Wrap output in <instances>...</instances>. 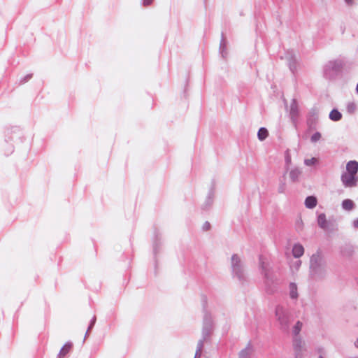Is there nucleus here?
I'll return each mask as SVG.
<instances>
[{"instance_id":"f257e3e1","label":"nucleus","mask_w":358,"mask_h":358,"mask_svg":"<svg viewBox=\"0 0 358 358\" xmlns=\"http://www.w3.org/2000/svg\"><path fill=\"white\" fill-rule=\"evenodd\" d=\"M327 275V263L320 250L310 258L309 276L315 281L324 280Z\"/></svg>"},{"instance_id":"f03ea898","label":"nucleus","mask_w":358,"mask_h":358,"mask_svg":"<svg viewBox=\"0 0 358 358\" xmlns=\"http://www.w3.org/2000/svg\"><path fill=\"white\" fill-rule=\"evenodd\" d=\"M259 269L264 275V282L267 294H271L276 290L277 278L271 271L269 264L264 261L263 256L259 255Z\"/></svg>"},{"instance_id":"7ed1b4c3","label":"nucleus","mask_w":358,"mask_h":358,"mask_svg":"<svg viewBox=\"0 0 358 358\" xmlns=\"http://www.w3.org/2000/svg\"><path fill=\"white\" fill-rule=\"evenodd\" d=\"M201 304L203 313V327L201 338L199 341H202V345L204 342L210 336L213 330V322L210 313L207 310V297L205 295L201 296Z\"/></svg>"},{"instance_id":"20e7f679","label":"nucleus","mask_w":358,"mask_h":358,"mask_svg":"<svg viewBox=\"0 0 358 358\" xmlns=\"http://www.w3.org/2000/svg\"><path fill=\"white\" fill-rule=\"evenodd\" d=\"M345 64L342 59H337L328 62L323 68V76L329 80H336L341 74Z\"/></svg>"},{"instance_id":"39448f33","label":"nucleus","mask_w":358,"mask_h":358,"mask_svg":"<svg viewBox=\"0 0 358 358\" xmlns=\"http://www.w3.org/2000/svg\"><path fill=\"white\" fill-rule=\"evenodd\" d=\"M231 267L233 278H236L240 283L244 284L247 281V278L241 259L236 254L231 256Z\"/></svg>"},{"instance_id":"423d86ee","label":"nucleus","mask_w":358,"mask_h":358,"mask_svg":"<svg viewBox=\"0 0 358 358\" xmlns=\"http://www.w3.org/2000/svg\"><path fill=\"white\" fill-rule=\"evenodd\" d=\"M275 314L279 323L280 329L283 331H287L292 320L289 310L283 306L278 305L275 307Z\"/></svg>"},{"instance_id":"0eeeda50","label":"nucleus","mask_w":358,"mask_h":358,"mask_svg":"<svg viewBox=\"0 0 358 358\" xmlns=\"http://www.w3.org/2000/svg\"><path fill=\"white\" fill-rule=\"evenodd\" d=\"M341 180L345 187H352L357 185L358 178L355 174L343 173L341 176Z\"/></svg>"},{"instance_id":"6e6552de","label":"nucleus","mask_w":358,"mask_h":358,"mask_svg":"<svg viewBox=\"0 0 358 358\" xmlns=\"http://www.w3.org/2000/svg\"><path fill=\"white\" fill-rule=\"evenodd\" d=\"M299 111L298 108L297 101L295 99L292 100L290 103V109H289V117L292 122L296 125L298 117H299Z\"/></svg>"},{"instance_id":"1a4fd4ad","label":"nucleus","mask_w":358,"mask_h":358,"mask_svg":"<svg viewBox=\"0 0 358 358\" xmlns=\"http://www.w3.org/2000/svg\"><path fill=\"white\" fill-rule=\"evenodd\" d=\"M318 117L314 111L310 112L308 117L306 123L310 129H315L317 124Z\"/></svg>"},{"instance_id":"9d476101","label":"nucleus","mask_w":358,"mask_h":358,"mask_svg":"<svg viewBox=\"0 0 358 358\" xmlns=\"http://www.w3.org/2000/svg\"><path fill=\"white\" fill-rule=\"evenodd\" d=\"M254 352V348L250 341L246 347L241 350L238 353L239 358H250Z\"/></svg>"},{"instance_id":"9b49d317","label":"nucleus","mask_w":358,"mask_h":358,"mask_svg":"<svg viewBox=\"0 0 358 358\" xmlns=\"http://www.w3.org/2000/svg\"><path fill=\"white\" fill-rule=\"evenodd\" d=\"M73 348V343L70 341L66 342L60 349L57 358H65Z\"/></svg>"},{"instance_id":"f8f14e48","label":"nucleus","mask_w":358,"mask_h":358,"mask_svg":"<svg viewBox=\"0 0 358 358\" xmlns=\"http://www.w3.org/2000/svg\"><path fill=\"white\" fill-rule=\"evenodd\" d=\"M220 54L223 58H225L227 55V39L224 36V33L222 32L221 34V40L220 43L219 48Z\"/></svg>"},{"instance_id":"ddd939ff","label":"nucleus","mask_w":358,"mask_h":358,"mask_svg":"<svg viewBox=\"0 0 358 358\" xmlns=\"http://www.w3.org/2000/svg\"><path fill=\"white\" fill-rule=\"evenodd\" d=\"M213 198H214V189L212 187L208 194L206 201L204 202L203 205L202 206L203 210H206L210 208V206H212V204L213 203Z\"/></svg>"},{"instance_id":"4468645a","label":"nucleus","mask_w":358,"mask_h":358,"mask_svg":"<svg viewBox=\"0 0 358 358\" xmlns=\"http://www.w3.org/2000/svg\"><path fill=\"white\" fill-rule=\"evenodd\" d=\"M347 173L357 174L358 162L355 160L349 161L346 164Z\"/></svg>"},{"instance_id":"2eb2a0df","label":"nucleus","mask_w":358,"mask_h":358,"mask_svg":"<svg viewBox=\"0 0 358 358\" xmlns=\"http://www.w3.org/2000/svg\"><path fill=\"white\" fill-rule=\"evenodd\" d=\"M292 255L295 258L301 257L304 253V248L300 243H296L292 248Z\"/></svg>"},{"instance_id":"dca6fc26","label":"nucleus","mask_w":358,"mask_h":358,"mask_svg":"<svg viewBox=\"0 0 358 358\" xmlns=\"http://www.w3.org/2000/svg\"><path fill=\"white\" fill-rule=\"evenodd\" d=\"M305 206L308 209L314 208L317 204V199L315 196H308L304 202Z\"/></svg>"},{"instance_id":"f3484780","label":"nucleus","mask_w":358,"mask_h":358,"mask_svg":"<svg viewBox=\"0 0 358 358\" xmlns=\"http://www.w3.org/2000/svg\"><path fill=\"white\" fill-rule=\"evenodd\" d=\"M342 117V113L336 108L332 109L329 115V118L334 122H338L341 120Z\"/></svg>"},{"instance_id":"a211bd4d","label":"nucleus","mask_w":358,"mask_h":358,"mask_svg":"<svg viewBox=\"0 0 358 358\" xmlns=\"http://www.w3.org/2000/svg\"><path fill=\"white\" fill-rule=\"evenodd\" d=\"M301 174V171L299 169L294 168V169H292L289 171V178H290V180H292V182H296V181H298L299 178Z\"/></svg>"},{"instance_id":"6ab92c4d","label":"nucleus","mask_w":358,"mask_h":358,"mask_svg":"<svg viewBox=\"0 0 358 358\" xmlns=\"http://www.w3.org/2000/svg\"><path fill=\"white\" fill-rule=\"evenodd\" d=\"M341 206L343 209L350 211L355 208V203L352 200L346 199L342 201Z\"/></svg>"},{"instance_id":"aec40b11","label":"nucleus","mask_w":358,"mask_h":358,"mask_svg":"<svg viewBox=\"0 0 358 358\" xmlns=\"http://www.w3.org/2000/svg\"><path fill=\"white\" fill-rule=\"evenodd\" d=\"M289 296L292 299H296L298 298L297 286L294 282H290L289 285Z\"/></svg>"},{"instance_id":"412c9836","label":"nucleus","mask_w":358,"mask_h":358,"mask_svg":"<svg viewBox=\"0 0 358 358\" xmlns=\"http://www.w3.org/2000/svg\"><path fill=\"white\" fill-rule=\"evenodd\" d=\"M292 343L294 350H299V349H303V341L300 336H294Z\"/></svg>"},{"instance_id":"4be33fe9","label":"nucleus","mask_w":358,"mask_h":358,"mask_svg":"<svg viewBox=\"0 0 358 358\" xmlns=\"http://www.w3.org/2000/svg\"><path fill=\"white\" fill-rule=\"evenodd\" d=\"M285 168L286 171H288L292 164V157L289 149H287L285 151Z\"/></svg>"},{"instance_id":"5701e85b","label":"nucleus","mask_w":358,"mask_h":358,"mask_svg":"<svg viewBox=\"0 0 358 358\" xmlns=\"http://www.w3.org/2000/svg\"><path fill=\"white\" fill-rule=\"evenodd\" d=\"M268 136V131L266 128L261 127L257 132L258 139L261 141H264Z\"/></svg>"},{"instance_id":"b1692460","label":"nucleus","mask_w":358,"mask_h":358,"mask_svg":"<svg viewBox=\"0 0 358 358\" xmlns=\"http://www.w3.org/2000/svg\"><path fill=\"white\" fill-rule=\"evenodd\" d=\"M318 226L322 229L327 228V219L324 213H321L317 217Z\"/></svg>"},{"instance_id":"393cba45","label":"nucleus","mask_w":358,"mask_h":358,"mask_svg":"<svg viewBox=\"0 0 358 358\" xmlns=\"http://www.w3.org/2000/svg\"><path fill=\"white\" fill-rule=\"evenodd\" d=\"M288 66L290 71L294 73V71L296 70V61L294 55H291L288 60Z\"/></svg>"},{"instance_id":"a878e982","label":"nucleus","mask_w":358,"mask_h":358,"mask_svg":"<svg viewBox=\"0 0 358 358\" xmlns=\"http://www.w3.org/2000/svg\"><path fill=\"white\" fill-rule=\"evenodd\" d=\"M303 323L300 321H297L292 329V334L294 336H299V333L301 331Z\"/></svg>"},{"instance_id":"bb28decb","label":"nucleus","mask_w":358,"mask_h":358,"mask_svg":"<svg viewBox=\"0 0 358 358\" xmlns=\"http://www.w3.org/2000/svg\"><path fill=\"white\" fill-rule=\"evenodd\" d=\"M203 348L202 345V341H198L196 352L194 358H201V351Z\"/></svg>"},{"instance_id":"cd10ccee","label":"nucleus","mask_w":358,"mask_h":358,"mask_svg":"<svg viewBox=\"0 0 358 358\" xmlns=\"http://www.w3.org/2000/svg\"><path fill=\"white\" fill-rule=\"evenodd\" d=\"M346 109L349 114H353L357 109V106L354 102H349L347 105Z\"/></svg>"},{"instance_id":"c85d7f7f","label":"nucleus","mask_w":358,"mask_h":358,"mask_svg":"<svg viewBox=\"0 0 358 358\" xmlns=\"http://www.w3.org/2000/svg\"><path fill=\"white\" fill-rule=\"evenodd\" d=\"M96 317L95 315H94V317L91 319L90 322V324H89V326H88V328L87 329V331L85 333V338H86V337L87 336L89 332L91 331V329L94 327L95 323H96Z\"/></svg>"},{"instance_id":"c756f323","label":"nucleus","mask_w":358,"mask_h":358,"mask_svg":"<svg viewBox=\"0 0 358 358\" xmlns=\"http://www.w3.org/2000/svg\"><path fill=\"white\" fill-rule=\"evenodd\" d=\"M321 137H322L321 134L319 131H316L311 136L310 141L312 143H316L321 138Z\"/></svg>"},{"instance_id":"7c9ffc66","label":"nucleus","mask_w":358,"mask_h":358,"mask_svg":"<svg viewBox=\"0 0 358 358\" xmlns=\"http://www.w3.org/2000/svg\"><path fill=\"white\" fill-rule=\"evenodd\" d=\"M317 162V159L315 157H312L310 159H306L304 160V164L306 166H312L315 165Z\"/></svg>"},{"instance_id":"2f4dec72","label":"nucleus","mask_w":358,"mask_h":358,"mask_svg":"<svg viewBox=\"0 0 358 358\" xmlns=\"http://www.w3.org/2000/svg\"><path fill=\"white\" fill-rule=\"evenodd\" d=\"M33 76L32 73L27 74V76L22 78L20 80V84H24L27 83L28 80H29Z\"/></svg>"},{"instance_id":"473e14b6","label":"nucleus","mask_w":358,"mask_h":358,"mask_svg":"<svg viewBox=\"0 0 358 358\" xmlns=\"http://www.w3.org/2000/svg\"><path fill=\"white\" fill-rule=\"evenodd\" d=\"M159 247V243H158V236H157V235H156L155 240L154 244H153V250H154L155 255L157 254Z\"/></svg>"},{"instance_id":"72a5a7b5","label":"nucleus","mask_w":358,"mask_h":358,"mask_svg":"<svg viewBox=\"0 0 358 358\" xmlns=\"http://www.w3.org/2000/svg\"><path fill=\"white\" fill-rule=\"evenodd\" d=\"M285 187H286L285 182H280V184L278 187V192L284 193L285 191Z\"/></svg>"},{"instance_id":"f704fd0d","label":"nucleus","mask_w":358,"mask_h":358,"mask_svg":"<svg viewBox=\"0 0 358 358\" xmlns=\"http://www.w3.org/2000/svg\"><path fill=\"white\" fill-rule=\"evenodd\" d=\"M303 352L302 349H299V350H294V358H303Z\"/></svg>"},{"instance_id":"c9c22d12","label":"nucleus","mask_w":358,"mask_h":358,"mask_svg":"<svg viewBox=\"0 0 358 358\" xmlns=\"http://www.w3.org/2000/svg\"><path fill=\"white\" fill-rule=\"evenodd\" d=\"M14 150V148L13 145H8L7 150L6 152V155H10Z\"/></svg>"},{"instance_id":"e433bc0d","label":"nucleus","mask_w":358,"mask_h":358,"mask_svg":"<svg viewBox=\"0 0 358 358\" xmlns=\"http://www.w3.org/2000/svg\"><path fill=\"white\" fill-rule=\"evenodd\" d=\"M202 229L203 231L209 230L210 229V224L208 221L205 222L202 227Z\"/></svg>"},{"instance_id":"4c0bfd02","label":"nucleus","mask_w":358,"mask_h":358,"mask_svg":"<svg viewBox=\"0 0 358 358\" xmlns=\"http://www.w3.org/2000/svg\"><path fill=\"white\" fill-rule=\"evenodd\" d=\"M153 0H143V5L144 6H150L152 3Z\"/></svg>"},{"instance_id":"58836bf2","label":"nucleus","mask_w":358,"mask_h":358,"mask_svg":"<svg viewBox=\"0 0 358 358\" xmlns=\"http://www.w3.org/2000/svg\"><path fill=\"white\" fill-rule=\"evenodd\" d=\"M353 253V249H352V246H349L348 248V250H347V255L348 256H351Z\"/></svg>"},{"instance_id":"ea45409f","label":"nucleus","mask_w":358,"mask_h":358,"mask_svg":"<svg viewBox=\"0 0 358 358\" xmlns=\"http://www.w3.org/2000/svg\"><path fill=\"white\" fill-rule=\"evenodd\" d=\"M352 225L354 228L358 229V218L354 220Z\"/></svg>"},{"instance_id":"a19ab883","label":"nucleus","mask_w":358,"mask_h":358,"mask_svg":"<svg viewBox=\"0 0 358 358\" xmlns=\"http://www.w3.org/2000/svg\"><path fill=\"white\" fill-rule=\"evenodd\" d=\"M355 345L357 348H358V338L357 339V341H355Z\"/></svg>"},{"instance_id":"79ce46f5","label":"nucleus","mask_w":358,"mask_h":358,"mask_svg":"<svg viewBox=\"0 0 358 358\" xmlns=\"http://www.w3.org/2000/svg\"><path fill=\"white\" fill-rule=\"evenodd\" d=\"M356 92L358 94V83L357 84V86H356Z\"/></svg>"},{"instance_id":"37998d69","label":"nucleus","mask_w":358,"mask_h":358,"mask_svg":"<svg viewBox=\"0 0 358 358\" xmlns=\"http://www.w3.org/2000/svg\"><path fill=\"white\" fill-rule=\"evenodd\" d=\"M300 265H301V261H299V262H297V266H299Z\"/></svg>"},{"instance_id":"c03bdc74","label":"nucleus","mask_w":358,"mask_h":358,"mask_svg":"<svg viewBox=\"0 0 358 358\" xmlns=\"http://www.w3.org/2000/svg\"><path fill=\"white\" fill-rule=\"evenodd\" d=\"M345 2H347V3H349V2L352 1V0H345Z\"/></svg>"},{"instance_id":"a18cd8bd","label":"nucleus","mask_w":358,"mask_h":358,"mask_svg":"<svg viewBox=\"0 0 358 358\" xmlns=\"http://www.w3.org/2000/svg\"><path fill=\"white\" fill-rule=\"evenodd\" d=\"M318 358H324V357L322 355H320Z\"/></svg>"},{"instance_id":"49530a36","label":"nucleus","mask_w":358,"mask_h":358,"mask_svg":"<svg viewBox=\"0 0 358 358\" xmlns=\"http://www.w3.org/2000/svg\"><path fill=\"white\" fill-rule=\"evenodd\" d=\"M357 285H358V280H357Z\"/></svg>"}]
</instances>
